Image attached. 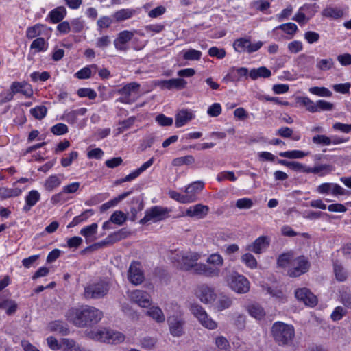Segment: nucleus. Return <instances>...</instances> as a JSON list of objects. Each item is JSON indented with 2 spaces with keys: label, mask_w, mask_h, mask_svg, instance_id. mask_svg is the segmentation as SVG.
I'll use <instances>...</instances> for the list:
<instances>
[{
  "label": "nucleus",
  "mask_w": 351,
  "mask_h": 351,
  "mask_svg": "<svg viewBox=\"0 0 351 351\" xmlns=\"http://www.w3.org/2000/svg\"><path fill=\"white\" fill-rule=\"evenodd\" d=\"M103 317V313L90 306H81L71 309L68 317L75 326L84 328L98 323Z\"/></svg>",
  "instance_id": "obj_1"
},
{
  "label": "nucleus",
  "mask_w": 351,
  "mask_h": 351,
  "mask_svg": "<svg viewBox=\"0 0 351 351\" xmlns=\"http://www.w3.org/2000/svg\"><path fill=\"white\" fill-rule=\"evenodd\" d=\"M271 335L279 346H289L295 337V330L292 325L276 322L271 327Z\"/></svg>",
  "instance_id": "obj_2"
},
{
  "label": "nucleus",
  "mask_w": 351,
  "mask_h": 351,
  "mask_svg": "<svg viewBox=\"0 0 351 351\" xmlns=\"http://www.w3.org/2000/svg\"><path fill=\"white\" fill-rule=\"evenodd\" d=\"M201 258V254L196 252H181L173 258L177 267L184 271L192 269L193 265Z\"/></svg>",
  "instance_id": "obj_3"
},
{
  "label": "nucleus",
  "mask_w": 351,
  "mask_h": 351,
  "mask_svg": "<svg viewBox=\"0 0 351 351\" xmlns=\"http://www.w3.org/2000/svg\"><path fill=\"white\" fill-rule=\"evenodd\" d=\"M110 289L109 284L104 280L90 283L84 288V296L86 299H99L105 297Z\"/></svg>",
  "instance_id": "obj_4"
},
{
  "label": "nucleus",
  "mask_w": 351,
  "mask_h": 351,
  "mask_svg": "<svg viewBox=\"0 0 351 351\" xmlns=\"http://www.w3.org/2000/svg\"><path fill=\"white\" fill-rule=\"evenodd\" d=\"M311 267V263L304 256H300L293 258L291 261V266L288 269V274L290 277H298L307 272Z\"/></svg>",
  "instance_id": "obj_5"
},
{
  "label": "nucleus",
  "mask_w": 351,
  "mask_h": 351,
  "mask_svg": "<svg viewBox=\"0 0 351 351\" xmlns=\"http://www.w3.org/2000/svg\"><path fill=\"white\" fill-rule=\"evenodd\" d=\"M227 280L230 288L238 293H245L250 290V282L243 275L234 273Z\"/></svg>",
  "instance_id": "obj_6"
},
{
  "label": "nucleus",
  "mask_w": 351,
  "mask_h": 351,
  "mask_svg": "<svg viewBox=\"0 0 351 351\" xmlns=\"http://www.w3.org/2000/svg\"><path fill=\"white\" fill-rule=\"evenodd\" d=\"M191 310L204 327L209 330H213L217 327V324L208 315L206 311L201 306L193 304Z\"/></svg>",
  "instance_id": "obj_7"
},
{
  "label": "nucleus",
  "mask_w": 351,
  "mask_h": 351,
  "mask_svg": "<svg viewBox=\"0 0 351 351\" xmlns=\"http://www.w3.org/2000/svg\"><path fill=\"white\" fill-rule=\"evenodd\" d=\"M191 310L204 327L209 330H213L217 327V324L208 315L206 311L201 306L193 304Z\"/></svg>",
  "instance_id": "obj_8"
},
{
  "label": "nucleus",
  "mask_w": 351,
  "mask_h": 351,
  "mask_svg": "<svg viewBox=\"0 0 351 351\" xmlns=\"http://www.w3.org/2000/svg\"><path fill=\"white\" fill-rule=\"evenodd\" d=\"M167 213L168 209L167 208L155 206L145 211L144 217L139 222L141 224H145L150 221H159L164 219Z\"/></svg>",
  "instance_id": "obj_9"
},
{
  "label": "nucleus",
  "mask_w": 351,
  "mask_h": 351,
  "mask_svg": "<svg viewBox=\"0 0 351 351\" xmlns=\"http://www.w3.org/2000/svg\"><path fill=\"white\" fill-rule=\"evenodd\" d=\"M128 278L134 285H138L143 282L144 274L139 262L132 261L131 263L128 271Z\"/></svg>",
  "instance_id": "obj_10"
},
{
  "label": "nucleus",
  "mask_w": 351,
  "mask_h": 351,
  "mask_svg": "<svg viewBox=\"0 0 351 351\" xmlns=\"http://www.w3.org/2000/svg\"><path fill=\"white\" fill-rule=\"evenodd\" d=\"M170 333L173 337H180L184 334V319L180 316H171L167 319Z\"/></svg>",
  "instance_id": "obj_11"
},
{
  "label": "nucleus",
  "mask_w": 351,
  "mask_h": 351,
  "mask_svg": "<svg viewBox=\"0 0 351 351\" xmlns=\"http://www.w3.org/2000/svg\"><path fill=\"white\" fill-rule=\"evenodd\" d=\"M137 31L124 30L119 33L117 38L114 40V47L119 51H125L128 49L127 43L134 37V33Z\"/></svg>",
  "instance_id": "obj_12"
},
{
  "label": "nucleus",
  "mask_w": 351,
  "mask_h": 351,
  "mask_svg": "<svg viewBox=\"0 0 351 351\" xmlns=\"http://www.w3.org/2000/svg\"><path fill=\"white\" fill-rule=\"evenodd\" d=\"M209 210L208 206L197 204L188 208L184 212V215L197 219H202L208 215Z\"/></svg>",
  "instance_id": "obj_13"
},
{
  "label": "nucleus",
  "mask_w": 351,
  "mask_h": 351,
  "mask_svg": "<svg viewBox=\"0 0 351 351\" xmlns=\"http://www.w3.org/2000/svg\"><path fill=\"white\" fill-rule=\"evenodd\" d=\"M295 298L306 305L314 306L317 303V297L307 288L298 289L295 292Z\"/></svg>",
  "instance_id": "obj_14"
},
{
  "label": "nucleus",
  "mask_w": 351,
  "mask_h": 351,
  "mask_svg": "<svg viewBox=\"0 0 351 351\" xmlns=\"http://www.w3.org/2000/svg\"><path fill=\"white\" fill-rule=\"evenodd\" d=\"M186 81L182 78H176L165 80H158L156 85H158L161 88L171 90L173 88L183 89L186 86Z\"/></svg>",
  "instance_id": "obj_15"
},
{
  "label": "nucleus",
  "mask_w": 351,
  "mask_h": 351,
  "mask_svg": "<svg viewBox=\"0 0 351 351\" xmlns=\"http://www.w3.org/2000/svg\"><path fill=\"white\" fill-rule=\"evenodd\" d=\"M197 296L200 300L206 304L211 303L216 298L214 289L206 285L199 286L197 290Z\"/></svg>",
  "instance_id": "obj_16"
},
{
  "label": "nucleus",
  "mask_w": 351,
  "mask_h": 351,
  "mask_svg": "<svg viewBox=\"0 0 351 351\" xmlns=\"http://www.w3.org/2000/svg\"><path fill=\"white\" fill-rule=\"evenodd\" d=\"M130 297L141 307H147L151 304L150 296L145 291L134 290L130 292Z\"/></svg>",
  "instance_id": "obj_17"
},
{
  "label": "nucleus",
  "mask_w": 351,
  "mask_h": 351,
  "mask_svg": "<svg viewBox=\"0 0 351 351\" xmlns=\"http://www.w3.org/2000/svg\"><path fill=\"white\" fill-rule=\"evenodd\" d=\"M269 240L265 236H261L257 238L254 242L247 247V250L255 254H261L269 246Z\"/></svg>",
  "instance_id": "obj_18"
},
{
  "label": "nucleus",
  "mask_w": 351,
  "mask_h": 351,
  "mask_svg": "<svg viewBox=\"0 0 351 351\" xmlns=\"http://www.w3.org/2000/svg\"><path fill=\"white\" fill-rule=\"evenodd\" d=\"M195 117L193 112L189 110H182L176 115L175 124L177 128L182 127Z\"/></svg>",
  "instance_id": "obj_19"
},
{
  "label": "nucleus",
  "mask_w": 351,
  "mask_h": 351,
  "mask_svg": "<svg viewBox=\"0 0 351 351\" xmlns=\"http://www.w3.org/2000/svg\"><path fill=\"white\" fill-rule=\"evenodd\" d=\"M110 329L101 328L93 330L88 332V337L94 340L109 343V335Z\"/></svg>",
  "instance_id": "obj_20"
},
{
  "label": "nucleus",
  "mask_w": 351,
  "mask_h": 351,
  "mask_svg": "<svg viewBox=\"0 0 351 351\" xmlns=\"http://www.w3.org/2000/svg\"><path fill=\"white\" fill-rule=\"evenodd\" d=\"M40 199V194L36 190L30 191L25 197V205L23 208V211L27 213L32 207L35 206Z\"/></svg>",
  "instance_id": "obj_21"
},
{
  "label": "nucleus",
  "mask_w": 351,
  "mask_h": 351,
  "mask_svg": "<svg viewBox=\"0 0 351 351\" xmlns=\"http://www.w3.org/2000/svg\"><path fill=\"white\" fill-rule=\"evenodd\" d=\"M140 88L139 84L136 82H131L124 86L122 88L119 90V93L123 96L120 99L121 101L128 103L129 97L132 93H136Z\"/></svg>",
  "instance_id": "obj_22"
},
{
  "label": "nucleus",
  "mask_w": 351,
  "mask_h": 351,
  "mask_svg": "<svg viewBox=\"0 0 351 351\" xmlns=\"http://www.w3.org/2000/svg\"><path fill=\"white\" fill-rule=\"evenodd\" d=\"M10 89L13 93H14V94L16 93H20L27 97H30L33 93V90L30 85L25 82H13L10 86Z\"/></svg>",
  "instance_id": "obj_23"
},
{
  "label": "nucleus",
  "mask_w": 351,
  "mask_h": 351,
  "mask_svg": "<svg viewBox=\"0 0 351 351\" xmlns=\"http://www.w3.org/2000/svg\"><path fill=\"white\" fill-rule=\"evenodd\" d=\"M48 328L50 331L56 332L61 335H67L69 333V329L66 323L56 320L49 324Z\"/></svg>",
  "instance_id": "obj_24"
},
{
  "label": "nucleus",
  "mask_w": 351,
  "mask_h": 351,
  "mask_svg": "<svg viewBox=\"0 0 351 351\" xmlns=\"http://www.w3.org/2000/svg\"><path fill=\"white\" fill-rule=\"evenodd\" d=\"M248 75V70L245 67H232L229 73L226 76V78L229 79L232 82L239 81L242 77H247Z\"/></svg>",
  "instance_id": "obj_25"
},
{
  "label": "nucleus",
  "mask_w": 351,
  "mask_h": 351,
  "mask_svg": "<svg viewBox=\"0 0 351 351\" xmlns=\"http://www.w3.org/2000/svg\"><path fill=\"white\" fill-rule=\"evenodd\" d=\"M98 226L96 223H93L90 226L83 228L80 230V234L85 237L87 243L95 240V234L97 232Z\"/></svg>",
  "instance_id": "obj_26"
},
{
  "label": "nucleus",
  "mask_w": 351,
  "mask_h": 351,
  "mask_svg": "<svg viewBox=\"0 0 351 351\" xmlns=\"http://www.w3.org/2000/svg\"><path fill=\"white\" fill-rule=\"evenodd\" d=\"M131 203V220L135 221L137 217V213L141 212L144 207L143 200L141 197H134L130 202Z\"/></svg>",
  "instance_id": "obj_27"
},
{
  "label": "nucleus",
  "mask_w": 351,
  "mask_h": 351,
  "mask_svg": "<svg viewBox=\"0 0 351 351\" xmlns=\"http://www.w3.org/2000/svg\"><path fill=\"white\" fill-rule=\"evenodd\" d=\"M66 15V10L64 6H59L49 13L51 21L53 23L60 22Z\"/></svg>",
  "instance_id": "obj_28"
},
{
  "label": "nucleus",
  "mask_w": 351,
  "mask_h": 351,
  "mask_svg": "<svg viewBox=\"0 0 351 351\" xmlns=\"http://www.w3.org/2000/svg\"><path fill=\"white\" fill-rule=\"evenodd\" d=\"M247 311L250 315L256 319H261L265 315V310L259 304L257 303L249 305Z\"/></svg>",
  "instance_id": "obj_29"
},
{
  "label": "nucleus",
  "mask_w": 351,
  "mask_h": 351,
  "mask_svg": "<svg viewBox=\"0 0 351 351\" xmlns=\"http://www.w3.org/2000/svg\"><path fill=\"white\" fill-rule=\"evenodd\" d=\"M271 75V71L265 66H261L258 69H253L249 73V75L252 80H256L258 77L267 78Z\"/></svg>",
  "instance_id": "obj_30"
},
{
  "label": "nucleus",
  "mask_w": 351,
  "mask_h": 351,
  "mask_svg": "<svg viewBox=\"0 0 351 351\" xmlns=\"http://www.w3.org/2000/svg\"><path fill=\"white\" fill-rule=\"evenodd\" d=\"M93 214H94L93 210H92V209L86 210L84 212L81 213L80 215L75 217L73 219L72 221L69 223V225L67 226V228H73V227L77 226L80 223H82V222L86 221Z\"/></svg>",
  "instance_id": "obj_31"
},
{
  "label": "nucleus",
  "mask_w": 351,
  "mask_h": 351,
  "mask_svg": "<svg viewBox=\"0 0 351 351\" xmlns=\"http://www.w3.org/2000/svg\"><path fill=\"white\" fill-rule=\"evenodd\" d=\"M147 315L158 323H162L165 319L162 311L158 306H152L149 308L147 311Z\"/></svg>",
  "instance_id": "obj_32"
},
{
  "label": "nucleus",
  "mask_w": 351,
  "mask_h": 351,
  "mask_svg": "<svg viewBox=\"0 0 351 351\" xmlns=\"http://www.w3.org/2000/svg\"><path fill=\"white\" fill-rule=\"evenodd\" d=\"M250 46V40L241 38L235 40L233 44L234 49L239 53L247 52Z\"/></svg>",
  "instance_id": "obj_33"
},
{
  "label": "nucleus",
  "mask_w": 351,
  "mask_h": 351,
  "mask_svg": "<svg viewBox=\"0 0 351 351\" xmlns=\"http://www.w3.org/2000/svg\"><path fill=\"white\" fill-rule=\"evenodd\" d=\"M204 188V183L200 181H197L189 184L185 190L186 196L193 195L195 197V201L197 199L196 194L200 192Z\"/></svg>",
  "instance_id": "obj_34"
},
{
  "label": "nucleus",
  "mask_w": 351,
  "mask_h": 351,
  "mask_svg": "<svg viewBox=\"0 0 351 351\" xmlns=\"http://www.w3.org/2000/svg\"><path fill=\"white\" fill-rule=\"evenodd\" d=\"M333 267L336 279L340 282L345 281L348 278L347 270L338 261L334 263Z\"/></svg>",
  "instance_id": "obj_35"
},
{
  "label": "nucleus",
  "mask_w": 351,
  "mask_h": 351,
  "mask_svg": "<svg viewBox=\"0 0 351 351\" xmlns=\"http://www.w3.org/2000/svg\"><path fill=\"white\" fill-rule=\"evenodd\" d=\"M135 14V10L132 9H121L113 14V18L117 22H121L130 19Z\"/></svg>",
  "instance_id": "obj_36"
},
{
  "label": "nucleus",
  "mask_w": 351,
  "mask_h": 351,
  "mask_svg": "<svg viewBox=\"0 0 351 351\" xmlns=\"http://www.w3.org/2000/svg\"><path fill=\"white\" fill-rule=\"evenodd\" d=\"M61 184V180L58 175H53L49 176L44 183L45 190L52 191L56 188Z\"/></svg>",
  "instance_id": "obj_37"
},
{
  "label": "nucleus",
  "mask_w": 351,
  "mask_h": 351,
  "mask_svg": "<svg viewBox=\"0 0 351 351\" xmlns=\"http://www.w3.org/2000/svg\"><path fill=\"white\" fill-rule=\"evenodd\" d=\"M343 14V11L341 9L331 6L326 7L322 11V15L324 16L335 19L342 17Z\"/></svg>",
  "instance_id": "obj_38"
},
{
  "label": "nucleus",
  "mask_w": 351,
  "mask_h": 351,
  "mask_svg": "<svg viewBox=\"0 0 351 351\" xmlns=\"http://www.w3.org/2000/svg\"><path fill=\"white\" fill-rule=\"evenodd\" d=\"M62 348L63 351H82L80 346L73 339H62Z\"/></svg>",
  "instance_id": "obj_39"
},
{
  "label": "nucleus",
  "mask_w": 351,
  "mask_h": 351,
  "mask_svg": "<svg viewBox=\"0 0 351 351\" xmlns=\"http://www.w3.org/2000/svg\"><path fill=\"white\" fill-rule=\"evenodd\" d=\"M169 195L172 199H173L180 203H182V204L195 202L194 196H193V195L186 196V194H184V195L180 194L176 191H170Z\"/></svg>",
  "instance_id": "obj_40"
},
{
  "label": "nucleus",
  "mask_w": 351,
  "mask_h": 351,
  "mask_svg": "<svg viewBox=\"0 0 351 351\" xmlns=\"http://www.w3.org/2000/svg\"><path fill=\"white\" fill-rule=\"evenodd\" d=\"M332 171V166L330 165H319L315 166L314 167H308V173L319 174V176H324L326 173Z\"/></svg>",
  "instance_id": "obj_41"
},
{
  "label": "nucleus",
  "mask_w": 351,
  "mask_h": 351,
  "mask_svg": "<svg viewBox=\"0 0 351 351\" xmlns=\"http://www.w3.org/2000/svg\"><path fill=\"white\" fill-rule=\"evenodd\" d=\"M31 49H35L36 52L45 51L47 49V43L43 38L35 39L30 45Z\"/></svg>",
  "instance_id": "obj_42"
},
{
  "label": "nucleus",
  "mask_w": 351,
  "mask_h": 351,
  "mask_svg": "<svg viewBox=\"0 0 351 351\" xmlns=\"http://www.w3.org/2000/svg\"><path fill=\"white\" fill-rule=\"evenodd\" d=\"M92 69H93L94 72L95 73L97 69V66L95 64H93L90 66L84 67L79 71H77L75 73V76L78 79H88L91 75Z\"/></svg>",
  "instance_id": "obj_43"
},
{
  "label": "nucleus",
  "mask_w": 351,
  "mask_h": 351,
  "mask_svg": "<svg viewBox=\"0 0 351 351\" xmlns=\"http://www.w3.org/2000/svg\"><path fill=\"white\" fill-rule=\"evenodd\" d=\"M308 153H306L300 150H292V151H287L280 152L279 155L281 157L287 158H302L304 156H307Z\"/></svg>",
  "instance_id": "obj_44"
},
{
  "label": "nucleus",
  "mask_w": 351,
  "mask_h": 351,
  "mask_svg": "<svg viewBox=\"0 0 351 351\" xmlns=\"http://www.w3.org/2000/svg\"><path fill=\"white\" fill-rule=\"evenodd\" d=\"M110 219L112 223L121 226L127 220V217L123 212L121 210H116L112 214Z\"/></svg>",
  "instance_id": "obj_45"
},
{
  "label": "nucleus",
  "mask_w": 351,
  "mask_h": 351,
  "mask_svg": "<svg viewBox=\"0 0 351 351\" xmlns=\"http://www.w3.org/2000/svg\"><path fill=\"white\" fill-rule=\"evenodd\" d=\"M334 66V61L332 58L318 59L317 60L316 67L320 71H328Z\"/></svg>",
  "instance_id": "obj_46"
},
{
  "label": "nucleus",
  "mask_w": 351,
  "mask_h": 351,
  "mask_svg": "<svg viewBox=\"0 0 351 351\" xmlns=\"http://www.w3.org/2000/svg\"><path fill=\"white\" fill-rule=\"evenodd\" d=\"M293 258L292 253H285L279 256L277 260V264L280 267H285L288 265L291 266V261Z\"/></svg>",
  "instance_id": "obj_47"
},
{
  "label": "nucleus",
  "mask_w": 351,
  "mask_h": 351,
  "mask_svg": "<svg viewBox=\"0 0 351 351\" xmlns=\"http://www.w3.org/2000/svg\"><path fill=\"white\" fill-rule=\"evenodd\" d=\"M298 102L304 106L308 111L310 112H317L316 102L315 103L307 97H302L298 98Z\"/></svg>",
  "instance_id": "obj_48"
},
{
  "label": "nucleus",
  "mask_w": 351,
  "mask_h": 351,
  "mask_svg": "<svg viewBox=\"0 0 351 351\" xmlns=\"http://www.w3.org/2000/svg\"><path fill=\"white\" fill-rule=\"evenodd\" d=\"M47 109L45 106H37L30 110L31 114L36 119L41 120L47 114Z\"/></svg>",
  "instance_id": "obj_49"
},
{
  "label": "nucleus",
  "mask_w": 351,
  "mask_h": 351,
  "mask_svg": "<svg viewBox=\"0 0 351 351\" xmlns=\"http://www.w3.org/2000/svg\"><path fill=\"white\" fill-rule=\"evenodd\" d=\"M195 162V158L191 155H187L182 157H178L173 160V166H181L183 165H191Z\"/></svg>",
  "instance_id": "obj_50"
},
{
  "label": "nucleus",
  "mask_w": 351,
  "mask_h": 351,
  "mask_svg": "<svg viewBox=\"0 0 351 351\" xmlns=\"http://www.w3.org/2000/svg\"><path fill=\"white\" fill-rule=\"evenodd\" d=\"M43 25L40 24H36L34 26L29 27L27 29L26 36L28 39H32L41 34V29Z\"/></svg>",
  "instance_id": "obj_51"
},
{
  "label": "nucleus",
  "mask_w": 351,
  "mask_h": 351,
  "mask_svg": "<svg viewBox=\"0 0 351 351\" xmlns=\"http://www.w3.org/2000/svg\"><path fill=\"white\" fill-rule=\"evenodd\" d=\"M241 261L246 265L247 267L251 269L256 268L257 266V261L255 257L250 253L243 254L241 256Z\"/></svg>",
  "instance_id": "obj_52"
},
{
  "label": "nucleus",
  "mask_w": 351,
  "mask_h": 351,
  "mask_svg": "<svg viewBox=\"0 0 351 351\" xmlns=\"http://www.w3.org/2000/svg\"><path fill=\"white\" fill-rule=\"evenodd\" d=\"M202 52L195 49H189L184 52L183 58L186 60H199L201 58Z\"/></svg>",
  "instance_id": "obj_53"
},
{
  "label": "nucleus",
  "mask_w": 351,
  "mask_h": 351,
  "mask_svg": "<svg viewBox=\"0 0 351 351\" xmlns=\"http://www.w3.org/2000/svg\"><path fill=\"white\" fill-rule=\"evenodd\" d=\"M309 92L320 97H330L332 95V93L325 87H311L309 88Z\"/></svg>",
  "instance_id": "obj_54"
},
{
  "label": "nucleus",
  "mask_w": 351,
  "mask_h": 351,
  "mask_svg": "<svg viewBox=\"0 0 351 351\" xmlns=\"http://www.w3.org/2000/svg\"><path fill=\"white\" fill-rule=\"evenodd\" d=\"M125 340V335L120 332L110 330L109 335V343H119Z\"/></svg>",
  "instance_id": "obj_55"
},
{
  "label": "nucleus",
  "mask_w": 351,
  "mask_h": 351,
  "mask_svg": "<svg viewBox=\"0 0 351 351\" xmlns=\"http://www.w3.org/2000/svg\"><path fill=\"white\" fill-rule=\"evenodd\" d=\"M77 95L80 97H87L90 99H95L97 97L96 92L88 88H81L77 90Z\"/></svg>",
  "instance_id": "obj_56"
},
{
  "label": "nucleus",
  "mask_w": 351,
  "mask_h": 351,
  "mask_svg": "<svg viewBox=\"0 0 351 351\" xmlns=\"http://www.w3.org/2000/svg\"><path fill=\"white\" fill-rule=\"evenodd\" d=\"M215 343L216 346L221 350H226L230 348L229 341L223 336L217 337L215 338Z\"/></svg>",
  "instance_id": "obj_57"
},
{
  "label": "nucleus",
  "mask_w": 351,
  "mask_h": 351,
  "mask_svg": "<svg viewBox=\"0 0 351 351\" xmlns=\"http://www.w3.org/2000/svg\"><path fill=\"white\" fill-rule=\"evenodd\" d=\"M312 141L313 143L322 145H330V137L324 134H318L313 137Z\"/></svg>",
  "instance_id": "obj_58"
},
{
  "label": "nucleus",
  "mask_w": 351,
  "mask_h": 351,
  "mask_svg": "<svg viewBox=\"0 0 351 351\" xmlns=\"http://www.w3.org/2000/svg\"><path fill=\"white\" fill-rule=\"evenodd\" d=\"M51 132L55 135H62L68 132V127L64 123H57L51 127Z\"/></svg>",
  "instance_id": "obj_59"
},
{
  "label": "nucleus",
  "mask_w": 351,
  "mask_h": 351,
  "mask_svg": "<svg viewBox=\"0 0 351 351\" xmlns=\"http://www.w3.org/2000/svg\"><path fill=\"white\" fill-rule=\"evenodd\" d=\"M252 206L253 202L250 198H241L236 202V206L239 209H250Z\"/></svg>",
  "instance_id": "obj_60"
},
{
  "label": "nucleus",
  "mask_w": 351,
  "mask_h": 351,
  "mask_svg": "<svg viewBox=\"0 0 351 351\" xmlns=\"http://www.w3.org/2000/svg\"><path fill=\"white\" fill-rule=\"evenodd\" d=\"M277 28L282 29L288 34H294L298 30L297 25L293 23H284L278 26Z\"/></svg>",
  "instance_id": "obj_61"
},
{
  "label": "nucleus",
  "mask_w": 351,
  "mask_h": 351,
  "mask_svg": "<svg viewBox=\"0 0 351 351\" xmlns=\"http://www.w3.org/2000/svg\"><path fill=\"white\" fill-rule=\"evenodd\" d=\"M78 157V153L75 151L71 152L68 156L62 158L61 160V165L64 167H67L70 166L72 162L77 159Z\"/></svg>",
  "instance_id": "obj_62"
},
{
  "label": "nucleus",
  "mask_w": 351,
  "mask_h": 351,
  "mask_svg": "<svg viewBox=\"0 0 351 351\" xmlns=\"http://www.w3.org/2000/svg\"><path fill=\"white\" fill-rule=\"evenodd\" d=\"M135 118L134 117H131L126 120L121 121L119 125L120 127L118 128V133L121 134L129 129L134 123Z\"/></svg>",
  "instance_id": "obj_63"
},
{
  "label": "nucleus",
  "mask_w": 351,
  "mask_h": 351,
  "mask_svg": "<svg viewBox=\"0 0 351 351\" xmlns=\"http://www.w3.org/2000/svg\"><path fill=\"white\" fill-rule=\"evenodd\" d=\"M207 113L213 117H218L221 113V106L219 103H215L208 108Z\"/></svg>",
  "instance_id": "obj_64"
}]
</instances>
